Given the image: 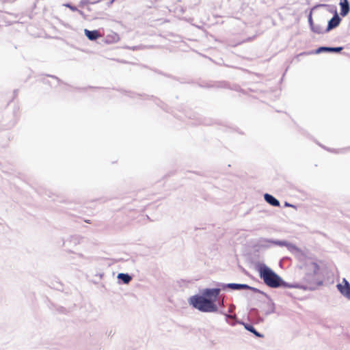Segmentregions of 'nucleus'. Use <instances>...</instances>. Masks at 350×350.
I'll return each instance as SVG.
<instances>
[{"label": "nucleus", "mask_w": 350, "mask_h": 350, "mask_svg": "<svg viewBox=\"0 0 350 350\" xmlns=\"http://www.w3.org/2000/svg\"><path fill=\"white\" fill-rule=\"evenodd\" d=\"M219 288H206L202 295H193L189 298V304L193 308L203 312H215L218 308L215 304L219 294Z\"/></svg>", "instance_id": "f257e3e1"}, {"label": "nucleus", "mask_w": 350, "mask_h": 350, "mask_svg": "<svg viewBox=\"0 0 350 350\" xmlns=\"http://www.w3.org/2000/svg\"><path fill=\"white\" fill-rule=\"evenodd\" d=\"M259 274L265 284L271 288L279 287L282 284V280L273 271L266 265H262L259 269Z\"/></svg>", "instance_id": "f03ea898"}, {"label": "nucleus", "mask_w": 350, "mask_h": 350, "mask_svg": "<svg viewBox=\"0 0 350 350\" xmlns=\"http://www.w3.org/2000/svg\"><path fill=\"white\" fill-rule=\"evenodd\" d=\"M321 260L309 259L304 265L305 272L308 275H316L320 273Z\"/></svg>", "instance_id": "7ed1b4c3"}, {"label": "nucleus", "mask_w": 350, "mask_h": 350, "mask_svg": "<svg viewBox=\"0 0 350 350\" xmlns=\"http://www.w3.org/2000/svg\"><path fill=\"white\" fill-rule=\"evenodd\" d=\"M336 286L343 296L350 299V284L345 278H343L342 283L337 284Z\"/></svg>", "instance_id": "20e7f679"}, {"label": "nucleus", "mask_w": 350, "mask_h": 350, "mask_svg": "<svg viewBox=\"0 0 350 350\" xmlns=\"http://www.w3.org/2000/svg\"><path fill=\"white\" fill-rule=\"evenodd\" d=\"M340 21H341L340 18L338 16V14L336 12L335 15L328 23V25L326 29V31H329V30L338 27L340 23Z\"/></svg>", "instance_id": "39448f33"}, {"label": "nucleus", "mask_w": 350, "mask_h": 350, "mask_svg": "<svg viewBox=\"0 0 350 350\" xmlns=\"http://www.w3.org/2000/svg\"><path fill=\"white\" fill-rule=\"evenodd\" d=\"M85 35L90 40H95L102 36V34L97 30L90 31L88 29L84 30Z\"/></svg>", "instance_id": "423d86ee"}, {"label": "nucleus", "mask_w": 350, "mask_h": 350, "mask_svg": "<svg viewBox=\"0 0 350 350\" xmlns=\"http://www.w3.org/2000/svg\"><path fill=\"white\" fill-rule=\"evenodd\" d=\"M340 5L341 8L340 14L342 16H345L346 15H347V14L349 12V5L348 0H340Z\"/></svg>", "instance_id": "0eeeda50"}, {"label": "nucleus", "mask_w": 350, "mask_h": 350, "mask_svg": "<svg viewBox=\"0 0 350 350\" xmlns=\"http://www.w3.org/2000/svg\"><path fill=\"white\" fill-rule=\"evenodd\" d=\"M342 47H325L321 46L317 50V53H319L321 52H340L342 50Z\"/></svg>", "instance_id": "6e6552de"}, {"label": "nucleus", "mask_w": 350, "mask_h": 350, "mask_svg": "<svg viewBox=\"0 0 350 350\" xmlns=\"http://www.w3.org/2000/svg\"><path fill=\"white\" fill-rule=\"evenodd\" d=\"M265 200L267 203L273 206H280V202L275 199L273 196L270 194L265 193L264 196Z\"/></svg>", "instance_id": "1a4fd4ad"}, {"label": "nucleus", "mask_w": 350, "mask_h": 350, "mask_svg": "<svg viewBox=\"0 0 350 350\" xmlns=\"http://www.w3.org/2000/svg\"><path fill=\"white\" fill-rule=\"evenodd\" d=\"M228 287H230L232 289H250L251 287L247 284H229Z\"/></svg>", "instance_id": "9d476101"}, {"label": "nucleus", "mask_w": 350, "mask_h": 350, "mask_svg": "<svg viewBox=\"0 0 350 350\" xmlns=\"http://www.w3.org/2000/svg\"><path fill=\"white\" fill-rule=\"evenodd\" d=\"M118 278L122 280L124 284H129L132 279L129 275L126 273H119Z\"/></svg>", "instance_id": "9b49d317"}, {"label": "nucleus", "mask_w": 350, "mask_h": 350, "mask_svg": "<svg viewBox=\"0 0 350 350\" xmlns=\"http://www.w3.org/2000/svg\"><path fill=\"white\" fill-rule=\"evenodd\" d=\"M309 22L310 24V27L312 30L317 33H323V29L319 26H315L313 23L311 16L309 18Z\"/></svg>", "instance_id": "f8f14e48"}, {"label": "nucleus", "mask_w": 350, "mask_h": 350, "mask_svg": "<svg viewBox=\"0 0 350 350\" xmlns=\"http://www.w3.org/2000/svg\"><path fill=\"white\" fill-rule=\"evenodd\" d=\"M64 5L65 7H66V8H68L70 10H72V11H73V12H76V11H77V12H79V13H81V12L80 10H79L77 9V7L73 6V5H72L69 4V3H66V4H64Z\"/></svg>", "instance_id": "ddd939ff"}, {"label": "nucleus", "mask_w": 350, "mask_h": 350, "mask_svg": "<svg viewBox=\"0 0 350 350\" xmlns=\"http://www.w3.org/2000/svg\"><path fill=\"white\" fill-rule=\"evenodd\" d=\"M275 243L280 246H286L287 245V243L286 241H275Z\"/></svg>", "instance_id": "4468645a"}, {"label": "nucleus", "mask_w": 350, "mask_h": 350, "mask_svg": "<svg viewBox=\"0 0 350 350\" xmlns=\"http://www.w3.org/2000/svg\"><path fill=\"white\" fill-rule=\"evenodd\" d=\"M246 329H247V330H249L250 332H255V329H254V327H253V326H252V325L247 326V327H246Z\"/></svg>", "instance_id": "2eb2a0df"}, {"label": "nucleus", "mask_w": 350, "mask_h": 350, "mask_svg": "<svg viewBox=\"0 0 350 350\" xmlns=\"http://www.w3.org/2000/svg\"><path fill=\"white\" fill-rule=\"evenodd\" d=\"M254 334H255L256 336H259V334H258V332L255 330V332H253Z\"/></svg>", "instance_id": "dca6fc26"}, {"label": "nucleus", "mask_w": 350, "mask_h": 350, "mask_svg": "<svg viewBox=\"0 0 350 350\" xmlns=\"http://www.w3.org/2000/svg\"><path fill=\"white\" fill-rule=\"evenodd\" d=\"M86 223H90V220H85Z\"/></svg>", "instance_id": "f3484780"}]
</instances>
